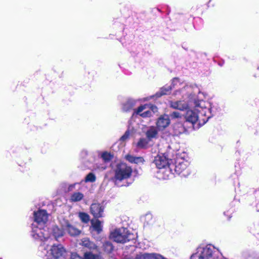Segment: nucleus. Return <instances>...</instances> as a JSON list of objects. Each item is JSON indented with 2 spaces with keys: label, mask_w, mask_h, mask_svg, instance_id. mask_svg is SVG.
<instances>
[{
  "label": "nucleus",
  "mask_w": 259,
  "mask_h": 259,
  "mask_svg": "<svg viewBox=\"0 0 259 259\" xmlns=\"http://www.w3.org/2000/svg\"><path fill=\"white\" fill-rule=\"evenodd\" d=\"M109 237L114 242L124 243L135 239V235L129 232L125 228L115 229L110 234Z\"/></svg>",
  "instance_id": "nucleus-1"
},
{
  "label": "nucleus",
  "mask_w": 259,
  "mask_h": 259,
  "mask_svg": "<svg viewBox=\"0 0 259 259\" xmlns=\"http://www.w3.org/2000/svg\"><path fill=\"white\" fill-rule=\"evenodd\" d=\"M114 172V179L115 181L121 182L131 177L133 169L132 167L127 165V164L121 162L117 164Z\"/></svg>",
  "instance_id": "nucleus-2"
},
{
  "label": "nucleus",
  "mask_w": 259,
  "mask_h": 259,
  "mask_svg": "<svg viewBox=\"0 0 259 259\" xmlns=\"http://www.w3.org/2000/svg\"><path fill=\"white\" fill-rule=\"evenodd\" d=\"M185 118L187 121L193 124L197 122L199 126H202L208 121L209 117L205 116V113L200 112L198 114L195 111L189 109L186 113Z\"/></svg>",
  "instance_id": "nucleus-3"
},
{
  "label": "nucleus",
  "mask_w": 259,
  "mask_h": 259,
  "mask_svg": "<svg viewBox=\"0 0 259 259\" xmlns=\"http://www.w3.org/2000/svg\"><path fill=\"white\" fill-rule=\"evenodd\" d=\"M105 206L100 203H93L90 207V213L94 219H99L104 217Z\"/></svg>",
  "instance_id": "nucleus-4"
},
{
  "label": "nucleus",
  "mask_w": 259,
  "mask_h": 259,
  "mask_svg": "<svg viewBox=\"0 0 259 259\" xmlns=\"http://www.w3.org/2000/svg\"><path fill=\"white\" fill-rule=\"evenodd\" d=\"M175 170L178 175L184 178L187 177L191 172V167L186 161H183L176 164Z\"/></svg>",
  "instance_id": "nucleus-5"
},
{
  "label": "nucleus",
  "mask_w": 259,
  "mask_h": 259,
  "mask_svg": "<svg viewBox=\"0 0 259 259\" xmlns=\"http://www.w3.org/2000/svg\"><path fill=\"white\" fill-rule=\"evenodd\" d=\"M61 226L71 236L79 235L81 231L76 227L71 225L68 220L63 219L60 221Z\"/></svg>",
  "instance_id": "nucleus-6"
},
{
  "label": "nucleus",
  "mask_w": 259,
  "mask_h": 259,
  "mask_svg": "<svg viewBox=\"0 0 259 259\" xmlns=\"http://www.w3.org/2000/svg\"><path fill=\"white\" fill-rule=\"evenodd\" d=\"M170 123V120L168 115H160L157 119L156 125L159 131H162L168 127Z\"/></svg>",
  "instance_id": "nucleus-7"
},
{
  "label": "nucleus",
  "mask_w": 259,
  "mask_h": 259,
  "mask_svg": "<svg viewBox=\"0 0 259 259\" xmlns=\"http://www.w3.org/2000/svg\"><path fill=\"white\" fill-rule=\"evenodd\" d=\"M153 162L158 169L165 168L169 166V159L163 154L155 156Z\"/></svg>",
  "instance_id": "nucleus-8"
},
{
  "label": "nucleus",
  "mask_w": 259,
  "mask_h": 259,
  "mask_svg": "<svg viewBox=\"0 0 259 259\" xmlns=\"http://www.w3.org/2000/svg\"><path fill=\"white\" fill-rule=\"evenodd\" d=\"M34 221L38 224H44L48 220V214L46 210L39 209L33 213Z\"/></svg>",
  "instance_id": "nucleus-9"
},
{
  "label": "nucleus",
  "mask_w": 259,
  "mask_h": 259,
  "mask_svg": "<svg viewBox=\"0 0 259 259\" xmlns=\"http://www.w3.org/2000/svg\"><path fill=\"white\" fill-rule=\"evenodd\" d=\"M79 244L83 248L89 250L88 251H99V246L93 241L90 240L89 238L85 237L81 239Z\"/></svg>",
  "instance_id": "nucleus-10"
},
{
  "label": "nucleus",
  "mask_w": 259,
  "mask_h": 259,
  "mask_svg": "<svg viewBox=\"0 0 259 259\" xmlns=\"http://www.w3.org/2000/svg\"><path fill=\"white\" fill-rule=\"evenodd\" d=\"M51 254L52 256L58 259L61 257L65 252V249L61 244L53 245L50 249Z\"/></svg>",
  "instance_id": "nucleus-11"
},
{
  "label": "nucleus",
  "mask_w": 259,
  "mask_h": 259,
  "mask_svg": "<svg viewBox=\"0 0 259 259\" xmlns=\"http://www.w3.org/2000/svg\"><path fill=\"white\" fill-rule=\"evenodd\" d=\"M149 106L148 104H145L141 105L137 109H135L134 114L139 115L143 118L150 117L152 116V113L150 110H147L141 113L144 110L146 109Z\"/></svg>",
  "instance_id": "nucleus-12"
},
{
  "label": "nucleus",
  "mask_w": 259,
  "mask_h": 259,
  "mask_svg": "<svg viewBox=\"0 0 259 259\" xmlns=\"http://www.w3.org/2000/svg\"><path fill=\"white\" fill-rule=\"evenodd\" d=\"M185 131V128L181 122H177L172 125L170 134L173 137L179 136Z\"/></svg>",
  "instance_id": "nucleus-13"
},
{
  "label": "nucleus",
  "mask_w": 259,
  "mask_h": 259,
  "mask_svg": "<svg viewBox=\"0 0 259 259\" xmlns=\"http://www.w3.org/2000/svg\"><path fill=\"white\" fill-rule=\"evenodd\" d=\"M170 107L173 109L183 111L187 109L188 105L182 101H171L170 102Z\"/></svg>",
  "instance_id": "nucleus-14"
},
{
  "label": "nucleus",
  "mask_w": 259,
  "mask_h": 259,
  "mask_svg": "<svg viewBox=\"0 0 259 259\" xmlns=\"http://www.w3.org/2000/svg\"><path fill=\"white\" fill-rule=\"evenodd\" d=\"M158 131L156 127L151 126L146 132V137L149 141L153 138H156Z\"/></svg>",
  "instance_id": "nucleus-15"
},
{
  "label": "nucleus",
  "mask_w": 259,
  "mask_h": 259,
  "mask_svg": "<svg viewBox=\"0 0 259 259\" xmlns=\"http://www.w3.org/2000/svg\"><path fill=\"white\" fill-rule=\"evenodd\" d=\"M97 252V253H94L93 251H85L83 254L84 259H102L100 250Z\"/></svg>",
  "instance_id": "nucleus-16"
},
{
  "label": "nucleus",
  "mask_w": 259,
  "mask_h": 259,
  "mask_svg": "<svg viewBox=\"0 0 259 259\" xmlns=\"http://www.w3.org/2000/svg\"><path fill=\"white\" fill-rule=\"evenodd\" d=\"M171 87L169 85H164L161 88L159 92L156 94V96L157 97H161L163 95H169L171 92Z\"/></svg>",
  "instance_id": "nucleus-17"
},
{
  "label": "nucleus",
  "mask_w": 259,
  "mask_h": 259,
  "mask_svg": "<svg viewBox=\"0 0 259 259\" xmlns=\"http://www.w3.org/2000/svg\"><path fill=\"white\" fill-rule=\"evenodd\" d=\"M212 256V250L210 248L203 249V251L199 256V259H209Z\"/></svg>",
  "instance_id": "nucleus-18"
},
{
  "label": "nucleus",
  "mask_w": 259,
  "mask_h": 259,
  "mask_svg": "<svg viewBox=\"0 0 259 259\" xmlns=\"http://www.w3.org/2000/svg\"><path fill=\"white\" fill-rule=\"evenodd\" d=\"M102 247L105 252L107 254H110L113 251L114 247L111 242L106 241L103 243Z\"/></svg>",
  "instance_id": "nucleus-19"
},
{
  "label": "nucleus",
  "mask_w": 259,
  "mask_h": 259,
  "mask_svg": "<svg viewBox=\"0 0 259 259\" xmlns=\"http://www.w3.org/2000/svg\"><path fill=\"white\" fill-rule=\"evenodd\" d=\"M149 140L146 138H140L136 144L137 148L140 149H146L148 147Z\"/></svg>",
  "instance_id": "nucleus-20"
},
{
  "label": "nucleus",
  "mask_w": 259,
  "mask_h": 259,
  "mask_svg": "<svg viewBox=\"0 0 259 259\" xmlns=\"http://www.w3.org/2000/svg\"><path fill=\"white\" fill-rule=\"evenodd\" d=\"M95 221H94L93 220L91 221V224L92 226L94 229L95 230H96L98 233H100L102 230V226H101V222L99 220V219H95Z\"/></svg>",
  "instance_id": "nucleus-21"
},
{
  "label": "nucleus",
  "mask_w": 259,
  "mask_h": 259,
  "mask_svg": "<svg viewBox=\"0 0 259 259\" xmlns=\"http://www.w3.org/2000/svg\"><path fill=\"white\" fill-rule=\"evenodd\" d=\"M83 198V194L81 192H74L70 197V201L71 202H77L82 200Z\"/></svg>",
  "instance_id": "nucleus-22"
},
{
  "label": "nucleus",
  "mask_w": 259,
  "mask_h": 259,
  "mask_svg": "<svg viewBox=\"0 0 259 259\" xmlns=\"http://www.w3.org/2000/svg\"><path fill=\"white\" fill-rule=\"evenodd\" d=\"M101 158L105 162H109L113 158V155L110 153L105 151L102 153Z\"/></svg>",
  "instance_id": "nucleus-23"
},
{
  "label": "nucleus",
  "mask_w": 259,
  "mask_h": 259,
  "mask_svg": "<svg viewBox=\"0 0 259 259\" xmlns=\"http://www.w3.org/2000/svg\"><path fill=\"white\" fill-rule=\"evenodd\" d=\"M79 217L81 222L84 223H88L90 221V216L85 212H80Z\"/></svg>",
  "instance_id": "nucleus-24"
},
{
  "label": "nucleus",
  "mask_w": 259,
  "mask_h": 259,
  "mask_svg": "<svg viewBox=\"0 0 259 259\" xmlns=\"http://www.w3.org/2000/svg\"><path fill=\"white\" fill-rule=\"evenodd\" d=\"M53 234L56 238H59L63 235V231L57 226L53 228Z\"/></svg>",
  "instance_id": "nucleus-25"
},
{
  "label": "nucleus",
  "mask_w": 259,
  "mask_h": 259,
  "mask_svg": "<svg viewBox=\"0 0 259 259\" xmlns=\"http://www.w3.org/2000/svg\"><path fill=\"white\" fill-rule=\"evenodd\" d=\"M96 177L94 174L93 172H90L88 174L85 178V181L86 182H94L96 181Z\"/></svg>",
  "instance_id": "nucleus-26"
},
{
  "label": "nucleus",
  "mask_w": 259,
  "mask_h": 259,
  "mask_svg": "<svg viewBox=\"0 0 259 259\" xmlns=\"http://www.w3.org/2000/svg\"><path fill=\"white\" fill-rule=\"evenodd\" d=\"M170 116L172 119L180 118L182 116L180 112L178 111H174L170 114Z\"/></svg>",
  "instance_id": "nucleus-27"
},
{
  "label": "nucleus",
  "mask_w": 259,
  "mask_h": 259,
  "mask_svg": "<svg viewBox=\"0 0 259 259\" xmlns=\"http://www.w3.org/2000/svg\"><path fill=\"white\" fill-rule=\"evenodd\" d=\"M134 161H135V162H134L133 163H135V164L144 163V162H145V160H144V158L141 156H139V157L135 156Z\"/></svg>",
  "instance_id": "nucleus-28"
},
{
  "label": "nucleus",
  "mask_w": 259,
  "mask_h": 259,
  "mask_svg": "<svg viewBox=\"0 0 259 259\" xmlns=\"http://www.w3.org/2000/svg\"><path fill=\"white\" fill-rule=\"evenodd\" d=\"M70 259H84V256L83 257L78 255L76 252H72L70 255Z\"/></svg>",
  "instance_id": "nucleus-29"
},
{
  "label": "nucleus",
  "mask_w": 259,
  "mask_h": 259,
  "mask_svg": "<svg viewBox=\"0 0 259 259\" xmlns=\"http://www.w3.org/2000/svg\"><path fill=\"white\" fill-rule=\"evenodd\" d=\"M135 156L128 154L125 155V158L129 162L133 163L135 162Z\"/></svg>",
  "instance_id": "nucleus-30"
},
{
  "label": "nucleus",
  "mask_w": 259,
  "mask_h": 259,
  "mask_svg": "<svg viewBox=\"0 0 259 259\" xmlns=\"http://www.w3.org/2000/svg\"><path fill=\"white\" fill-rule=\"evenodd\" d=\"M134 106V103L132 102L128 101L124 105V108L126 110H130L132 109Z\"/></svg>",
  "instance_id": "nucleus-31"
},
{
  "label": "nucleus",
  "mask_w": 259,
  "mask_h": 259,
  "mask_svg": "<svg viewBox=\"0 0 259 259\" xmlns=\"http://www.w3.org/2000/svg\"><path fill=\"white\" fill-rule=\"evenodd\" d=\"M129 136L130 133L128 131H127L125 132L124 135L122 136H121V137L120 138V140L122 141H125V140L128 138Z\"/></svg>",
  "instance_id": "nucleus-32"
},
{
  "label": "nucleus",
  "mask_w": 259,
  "mask_h": 259,
  "mask_svg": "<svg viewBox=\"0 0 259 259\" xmlns=\"http://www.w3.org/2000/svg\"><path fill=\"white\" fill-rule=\"evenodd\" d=\"M148 105H149V106L148 107H149L151 110H152L153 111L157 109V107L154 105L148 104Z\"/></svg>",
  "instance_id": "nucleus-33"
}]
</instances>
